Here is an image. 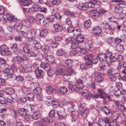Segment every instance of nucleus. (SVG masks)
<instances>
[{
    "mask_svg": "<svg viewBox=\"0 0 126 126\" xmlns=\"http://www.w3.org/2000/svg\"><path fill=\"white\" fill-rule=\"evenodd\" d=\"M58 118L60 119H65L66 117L67 114L65 113L64 110L63 108H60L57 111Z\"/></svg>",
    "mask_w": 126,
    "mask_h": 126,
    "instance_id": "1",
    "label": "nucleus"
},
{
    "mask_svg": "<svg viewBox=\"0 0 126 126\" xmlns=\"http://www.w3.org/2000/svg\"><path fill=\"white\" fill-rule=\"evenodd\" d=\"M81 95L85 97V98L89 101L91 99L92 96V94L88 90L85 89L82 91Z\"/></svg>",
    "mask_w": 126,
    "mask_h": 126,
    "instance_id": "2",
    "label": "nucleus"
},
{
    "mask_svg": "<svg viewBox=\"0 0 126 126\" xmlns=\"http://www.w3.org/2000/svg\"><path fill=\"white\" fill-rule=\"evenodd\" d=\"M101 75L102 74L100 72H95V80L96 82L100 83L102 82L104 79L102 77Z\"/></svg>",
    "mask_w": 126,
    "mask_h": 126,
    "instance_id": "3",
    "label": "nucleus"
},
{
    "mask_svg": "<svg viewBox=\"0 0 126 126\" xmlns=\"http://www.w3.org/2000/svg\"><path fill=\"white\" fill-rule=\"evenodd\" d=\"M35 72L36 77L38 79L43 78L45 75L44 72L41 69H36Z\"/></svg>",
    "mask_w": 126,
    "mask_h": 126,
    "instance_id": "4",
    "label": "nucleus"
},
{
    "mask_svg": "<svg viewBox=\"0 0 126 126\" xmlns=\"http://www.w3.org/2000/svg\"><path fill=\"white\" fill-rule=\"evenodd\" d=\"M69 89L73 91H75L79 93V88L77 87L76 82L69 83L68 86Z\"/></svg>",
    "mask_w": 126,
    "mask_h": 126,
    "instance_id": "5",
    "label": "nucleus"
},
{
    "mask_svg": "<svg viewBox=\"0 0 126 126\" xmlns=\"http://www.w3.org/2000/svg\"><path fill=\"white\" fill-rule=\"evenodd\" d=\"M4 18L9 21H13L16 22L17 20V19L14 16H12L8 14H5L3 15Z\"/></svg>",
    "mask_w": 126,
    "mask_h": 126,
    "instance_id": "6",
    "label": "nucleus"
},
{
    "mask_svg": "<svg viewBox=\"0 0 126 126\" xmlns=\"http://www.w3.org/2000/svg\"><path fill=\"white\" fill-rule=\"evenodd\" d=\"M31 49L30 46L28 45H25L23 47V51L25 53H28V56L29 57L32 56H29V54H31V52H33L31 50Z\"/></svg>",
    "mask_w": 126,
    "mask_h": 126,
    "instance_id": "7",
    "label": "nucleus"
},
{
    "mask_svg": "<svg viewBox=\"0 0 126 126\" xmlns=\"http://www.w3.org/2000/svg\"><path fill=\"white\" fill-rule=\"evenodd\" d=\"M77 87L79 88V93H80L82 92L83 89L82 88L84 87V84L82 81L81 79H78L76 82Z\"/></svg>",
    "mask_w": 126,
    "mask_h": 126,
    "instance_id": "8",
    "label": "nucleus"
},
{
    "mask_svg": "<svg viewBox=\"0 0 126 126\" xmlns=\"http://www.w3.org/2000/svg\"><path fill=\"white\" fill-rule=\"evenodd\" d=\"M29 56H32L31 57H35L36 58L39 60H40L43 59V55L42 53L40 52L38 53L37 54L35 53L34 52H32L31 54H29Z\"/></svg>",
    "mask_w": 126,
    "mask_h": 126,
    "instance_id": "9",
    "label": "nucleus"
},
{
    "mask_svg": "<svg viewBox=\"0 0 126 126\" xmlns=\"http://www.w3.org/2000/svg\"><path fill=\"white\" fill-rule=\"evenodd\" d=\"M64 67L62 65L58 66L56 68V71L55 73L57 75H61L63 74V72Z\"/></svg>",
    "mask_w": 126,
    "mask_h": 126,
    "instance_id": "10",
    "label": "nucleus"
},
{
    "mask_svg": "<svg viewBox=\"0 0 126 126\" xmlns=\"http://www.w3.org/2000/svg\"><path fill=\"white\" fill-rule=\"evenodd\" d=\"M9 48L5 45H3L0 47V52L1 55H4L5 52Z\"/></svg>",
    "mask_w": 126,
    "mask_h": 126,
    "instance_id": "11",
    "label": "nucleus"
},
{
    "mask_svg": "<svg viewBox=\"0 0 126 126\" xmlns=\"http://www.w3.org/2000/svg\"><path fill=\"white\" fill-rule=\"evenodd\" d=\"M97 57L100 61L102 62L106 61L108 57L106 54L102 53L99 54Z\"/></svg>",
    "mask_w": 126,
    "mask_h": 126,
    "instance_id": "12",
    "label": "nucleus"
},
{
    "mask_svg": "<svg viewBox=\"0 0 126 126\" xmlns=\"http://www.w3.org/2000/svg\"><path fill=\"white\" fill-rule=\"evenodd\" d=\"M40 112L39 111L36 110L33 113L32 117L33 119L37 120L40 117Z\"/></svg>",
    "mask_w": 126,
    "mask_h": 126,
    "instance_id": "13",
    "label": "nucleus"
},
{
    "mask_svg": "<svg viewBox=\"0 0 126 126\" xmlns=\"http://www.w3.org/2000/svg\"><path fill=\"white\" fill-rule=\"evenodd\" d=\"M90 16L93 18H96L99 16V13L96 10L90 11Z\"/></svg>",
    "mask_w": 126,
    "mask_h": 126,
    "instance_id": "14",
    "label": "nucleus"
},
{
    "mask_svg": "<svg viewBox=\"0 0 126 126\" xmlns=\"http://www.w3.org/2000/svg\"><path fill=\"white\" fill-rule=\"evenodd\" d=\"M92 31L93 33L95 35H97L100 34L101 32V28L100 27L96 26L94 27Z\"/></svg>",
    "mask_w": 126,
    "mask_h": 126,
    "instance_id": "15",
    "label": "nucleus"
},
{
    "mask_svg": "<svg viewBox=\"0 0 126 126\" xmlns=\"http://www.w3.org/2000/svg\"><path fill=\"white\" fill-rule=\"evenodd\" d=\"M54 29L56 32H62L63 30V27L58 24H55L54 25Z\"/></svg>",
    "mask_w": 126,
    "mask_h": 126,
    "instance_id": "16",
    "label": "nucleus"
},
{
    "mask_svg": "<svg viewBox=\"0 0 126 126\" xmlns=\"http://www.w3.org/2000/svg\"><path fill=\"white\" fill-rule=\"evenodd\" d=\"M87 2L84 3H81L77 4V6L79 9L85 10H86L87 8Z\"/></svg>",
    "mask_w": 126,
    "mask_h": 126,
    "instance_id": "17",
    "label": "nucleus"
},
{
    "mask_svg": "<svg viewBox=\"0 0 126 126\" xmlns=\"http://www.w3.org/2000/svg\"><path fill=\"white\" fill-rule=\"evenodd\" d=\"M18 112L20 114L23 116H26L27 115V110L24 108H20L18 110Z\"/></svg>",
    "mask_w": 126,
    "mask_h": 126,
    "instance_id": "18",
    "label": "nucleus"
},
{
    "mask_svg": "<svg viewBox=\"0 0 126 126\" xmlns=\"http://www.w3.org/2000/svg\"><path fill=\"white\" fill-rule=\"evenodd\" d=\"M71 113V116L73 121H75L78 118V113L77 111H72Z\"/></svg>",
    "mask_w": 126,
    "mask_h": 126,
    "instance_id": "19",
    "label": "nucleus"
},
{
    "mask_svg": "<svg viewBox=\"0 0 126 126\" xmlns=\"http://www.w3.org/2000/svg\"><path fill=\"white\" fill-rule=\"evenodd\" d=\"M112 114V119L113 121H116L120 115V114L118 111L113 112Z\"/></svg>",
    "mask_w": 126,
    "mask_h": 126,
    "instance_id": "20",
    "label": "nucleus"
},
{
    "mask_svg": "<svg viewBox=\"0 0 126 126\" xmlns=\"http://www.w3.org/2000/svg\"><path fill=\"white\" fill-rule=\"evenodd\" d=\"M32 65L30 64H26L25 65V67L23 68L22 71H24L26 73H27L31 72L32 71Z\"/></svg>",
    "mask_w": 126,
    "mask_h": 126,
    "instance_id": "21",
    "label": "nucleus"
},
{
    "mask_svg": "<svg viewBox=\"0 0 126 126\" xmlns=\"http://www.w3.org/2000/svg\"><path fill=\"white\" fill-rule=\"evenodd\" d=\"M81 54L83 55L85 54V59L88 61L91 60L93 57V55L91 54H89L87 52H82Z\"/></svg>",
    "mask_w": 126,
    "mask_h": 126,
    "instance_id": "22",
    "label": "nucleus"
},
{
    "mask_svg": "<svg viewBox=\"0 0 126 126\" xmlns=\"http://www.w3.org/2000/svg\"><path fill=\"white\" fill-rule=\"evenodd\" d=\"M97 90L99 96L104 99H105L106 97H105V95L104 91L102 89H98Z\"/></svg>",
    "mask_w": 126,
    "mask_h": 126,
    "instance_id": "23",
    "label": "nucleus"
},
{
    "mask_svg": "<svg viewBox=\"0 0 126 126\" xmlns=\"http://www.w3.org/2000/svg\"><path fill=\"white\" fill-rule=\"evenodd\" d=\"M42 50L45 53H47L50 50V47L47 45H44L42 46Z\"/></svg>",
    "mask_w": 126,
    "mask_h": 126,
    "instance_id": "24",
    "label": "nucleus"
},
{
    "mask_svg": "<svg viewBox=\"0 0 126 126\" xmlns=\"http://www.w3.org/2000/svg\"><path fill=\"white\" fill-rule=\"evenodd\" d=\"M46 61L48 63L51 64L54 62V59L52 55H49L47 56Z\"/></svg>",
    "mask_w": 126,
    "mask_h": 126,
    "instance_id": "25",
    "label": "nucleus"
},
{
    "mask_svg": "<svg viewBox=\"0 0 126 126\" xmlns=\"http://www.w3.org/2000/svg\"><path fill=\"white\" fill-rule=\"evenodd\" d=\"M31 8L33 11L38 12L41 9V6L38 4H33L32 5Z\"/></svg>",
    "mask_w": 126,
    "mask_h": 126,
    "instance_id": "26",
    "label": "nucleus"
},
{
    "mask_svg": "<svg viewBox=\"0 0 126 126\" xmlns=\"http://www.w3.org/2000/svg\"><path fill=\"white\" fill-rule=\"evenodd\" d=\"M84 37L81 34L78 35L76 38V42L78 43H81L84 41Z\"/></svg>",
    "mask_w": 126,
    "mask_h": 126,
    "instance_id": "27",
    "label": "nucleus"
},
{
    "mask_svg": "<svg viewBox=\"0 0 126 126\" xmlns=\"http://www.w3.org/2000/svg\"><path fill=\"white\" fill-rule=\"evenodd\" d=\"M75 105L72 102H69L67 104V106L69 107L68 108V111L71 113L72 111H73L74 110L73 107Z\"/></svg>",
    "mask_w": 126,
    "mask_h": 126,
    "instance_id": "28",
    "label": "nucleus"
},
{
    "mask_svg": "<svg viewBox=\"0 0 126 126\" xmlns=\"http://www.w3.org/2000/svg\"><path fill=\"white\" fill-rule=\"evenodd\" d=\"M23 24L22 23H17L14 25V28L18 32L23 27Z\"/></svg>",
    "mask_w": 126,
    "mask_h": 126,
    "instance_id": "29",
    "label": "nucleus"
},
{
    "mask_svg": "<svg viewBox=\"0 0 126 126\" xmlns=\"http://www.w3.org/2000/svg\"><path fill=\"white\" fill-rule=\"evenodd\" d=\"M22 2V4L24 6H28L31 4L32 3L30 0H18Z\"/></svg>",
    "mask_w": 126,
    "mask_h": 126,
    "instance_id": "30",
    "label": "nucleus"
},
{
    "mask_svg": "<svg viewBox=\"0 0 126 126\" xmlns=\"http://www.w3.org/2000/svg\"><path fill=\"white\" fill-rule=\"evenodd\" d=\"M101 110L104 112L105 114L108 115L110 113V110L106 106H103L101 108Z\"/></svg>",
    "mask_w": 126,
    "mask_h": 126,
    "instance_id": "31",
    "label": "nucleus"
},
{
    "mask_svg": "<svg viewBox=\"0 0 126 126\" xmlns=\"http://www.w3.org/2000/svg\"><path fill=\"white\" fill-rule=\"evenodd\" d=\"M47 30L45 29H42L40 31V35L41 37H45L47 34Z\"/></svg>",
    "mask_w": 126,
    "mask_h": 126,
    "instance_id": "32",
    "label": "nucleus"
},
{
    "mask_svg": "<svg viewBox=\"0 0 126 126\" xmlns=\"http://www.w3.org/2000/svg\"><path fill=\"white\" fill-rule=\"evenodd\" d=\"M48 63H42L40 64V66L41 68H43L46 71L48 70L50 68Z\"/></svg>",
    "mask_w": 126,
    "mask_h": 126,
    "instance_id": "33",
    "label": "nucleus"
},
{
    "mask_svg": "<svg viewBox=\"0 0 126 126\" xmlns=\"http://www.w3.org/2000/svg\"><path fill=\"white\" fill-rule=\"evenodd\" d=\"M65 65L66 66L68 67H70L72 66L73 62L70 59H67L65 62Z\"/></svg>",
    "mask_w": 126,
    "mask_h": 126,
    "instance_id": "34",
    "label": "nucleus"
},
{
    "mask_svg": "<svg viewBox=\"0 0 126 126\" xmlns=\"http://www.w3.org/2000/svg\"><path fill=\"white\" fill-rule=\"evenodd\" d=\"M6 63V61L3 58H0V71L2 70L4 65Z\"/></svg>",
    "mask_w": 126,
    "mask_h": 126,
    "instance_id": "35",
    "label": "nucleus"
},
{
    "mask_svg": "<svg viewBox=\"0 0 126 126\" xmlns=\"http://www.w3.org/2000/svg\"><path fill=\"white\" fill-rule=\"evenodd\" d=\"M43 119L44 122L47 124L52 123L53 121L52 118L50 117H44L43 118Z\"/></svg>",
    "mask_w": 126,
    "mask_h": 126,
    "instance_id": "36",
    "label": "nucleus"
},
{
    "mask_svg": "<svg viewBox=\"0 0 126 126\" xmlns=\"http://www.w3.org/2000/svg\"><path fill=\"white\" fill-rule=\"evenodd\" d=\"M89 110L88 109H85L81 113V116L84 118H86L89 114Z\"/></svg>",
    "mask_w": 126,
    "mask_h": 126,
    "instance_id": "37",
    "label": "nucleus"
},
{
    "mask_svg": "<svg viewBox=\"0 0 126 126\" xmlns=\"http://www.w3.org/2000/svg\"><path fill=\"white\" fill-rule=\"evenodd\" d=\"M99 126H105L106 125V123L104 119L102 118H100L98 120Z\"/></svg>",
    "mask_w": 126,
    "mask_h": 126,
    "instance_id": "38",
    "label": "nucleus"
},
{
    "mask_svg": "<svg viewBox=\"0 0 126 126\" xmlns=\"http://www.w3.org/2000/svg\"><path fill=\"white\" fill-rule=\"evenodd\" d=\"M6 93L8 95L13 94L15 93L14 89L12 88H7L6 89Z\"/></svg>",
    "mask_w": 126,
    "mask_h": 126,
    "instance_id": "39",
    "label": "nucleus"
},
{
    "mask_svg": "<svg viewBox=\"0 0 126 126\" xmlns=\"http://www.w3.org/2000/svg\"><path fill=\"white\" fill-rule=\"evenodd\" d=\"M91 25V22L90 20L86 21L84 23V25L85 28H87L90 27Z\"/></svg>",
    "mask_w": 126,
    "mask_h": 126,
    "instance_id": "40",
    "label": "nucleus"
},
{
    "mask_svg": "<svg viewBox=\"0 0 126 126\" xmlns=\"http://www.w3.org/2000/svg\"><path fill=\"white\" fill-rule=\"evenodd\" d=\"M44 17V16L42 14H38L36 16L35 19L37 21H39L43 19Z\"/></svg>",
    "mask_w": 126,
    "mask_h": 126,
    "instance_id": "41",
    "label": "nucleus"
},
{
    "mask_svg": "<svg viewBox=\"0 0 126 126\" xmlns=\"http://www.w3.org/2000/svg\"><path fill=\"white\" fill-rule=\"evenodd\" d=\"M54 89L50 86H48L46 88V90L47 93L49 94H51L54 91Z\"/></svg>",
    "mask_w": 126,
    "mask_h": 126,
    "instance_id": "42",
    "label": "nucleus"
},
{
    "mask_svg": "<svg viewBox=\"0 0 126 126\" xmlns=\"http://www.w3.org/2000/svg\"><path fill=\"white\" fill-rule=\"evenodd\" d=\"M34 93L36 95L38 94H41L42 92V89L40 86L34 89Z\"/></svg>",
    "mask_w": 126,
    "mask_h": 126,
    "instance_id": "43",
    "label": "nucleus"
},
{
    "mask_svg": "<svg viewBox=\"0 0 126 126\" xmlns=\"http://www.w3.org/2000/svg\"><path fill=\"white\" fill-rule=\"evenodd\" d=\"M65 53V52L61 49H59L56 51V54L59 56H62Z\"/></svg>",
    "mask_w": 126,
    "mask_h": 126,
    "instance_id": "44",
    "label": "nucleus"
},
{
    "mask_svg": "<svg viewBox=\"0 0 126 126\" xmlns=\"http://www.w3.org/2000/svg\"><path fill=\"white\" fill-rule=\"evenodd\" d=\"M28 39L30 41H33V43L35 45L40 42L39 41V39L37 38H34L32 37L31 38H28Z\"/></svg>",
    "mask_w": 126,
    "mask_h": 126,
    "instance_id": "45",
    "label": "nucleus"
},
{
    "mask_svg": "<svg viewBox=\"0 0 126 126\" xmlns=\"http://www.w3.org/2000/svg\"><path fill=\"white\" fill-rule=\"evenodd\" d=\"M99 67L101 71H103L106 70V66L104 63H101L99 64Z\"/></svg>",
    "mask_w": 126,
    "mask_h": 126,
    "instance_id": "46",
    "label": "nucleus"
},
{
    "mask_svg": "<svg viewBox=\"0 0 126 126\" xmlns=\"http://www.w3.org/2000/svg\"><path fill=\"white\" fill-rule=\"evenodd\" d=\"M19 35L21 37H23L25 38L27 37V33L23 31H19Z\"/></svg>",
    "mask_w": 126,
    "mask_h": 126,
    "instance_id": "47",
    "label": "nucleus"
},
{
    "mask_svg": "<svg viewBox=\"0 0 126 126\" xmlns=\"http://www.w3.org/2000/svg\"><path fill=\"white\" fill-rule=\"evenodd\" d=\"M123 11V9L120 7H116L115 9V12L116 13H117L119 14L122 13Z\"/></svg>",
    "mask_w": 126,
    "mask_h": 126,
    "instance_id": "48",
    "label": "nucleus"
},
{
    "mask_svg": "<svg viewBox=\"0 0 126 126\" xmlns=\"http://www.w3.org/2000/svg\"><path fill=\"white\" fill-rule=\"evenodd\" d=\"M117 50L120 52H123L124 51V47L122 45H118L116 46Z\"/></svg>",
    "mask_w": 126,
    "mask_h": 126,
    "instance_id": "49",
    "label": "nucleus"
},
{
    "mask_svg": "<svg viewBox=\"0 0 126 126\" xmlns=\"http://www.w3.org/2000/svg\"><path fill=\"white\" fill-rule=\"evenodd\" d=\"M6 101L7 102L12 104H13L15 103V99L10 96H9L7 97Z\"/></svg>",
    "mask_w": 126,
    "mask_h": 126,
    "instance_id": "50",
    "label": "nucleus"
},
{
    "mask_svg": "<svg viewBox=\"0 0 126 126\" xmlns=\"http://www.w3.org/2000/svg\"><path fill=\"white\" fill-rule=\"evenodd\" d=\"M34 95L33 93H30L28 94V98L29 101H32L33 100Z\"/></svg>",
    "mask_w": 126,
    "mask_h": 126,
    "instance_id": "51",
    "label": "nucleus"
},
{
    "mask_svg": "<svg viewBox=\"0 0 126 126\" xmlns=\"http://www.w3.org/2000/svg\"><path fill=\"white\" fill-rule=\"evenodd\" d=\"M55 11V10H53L52 13L54 14L55 17L58 19H60L62 17V16L60 15V13H56Z\"/></svg>",
    "mask_w": 126,
    "mask_h": 126,
    "instance_id": "52",
    "label": "nucleus"
},
{
    "mask_svg": "<svg viewBox=\"0 0 126 126\" xmlns=\"http://www.w3.org/2000/svg\"><path fill=\"white\" fill-rule=\"evenodd\" d=\"M60 92L63 94L66 93L68 92V90L67 88L65 87H63L61 88L60 89Z\"/></svg>",
    "mask_w": 126,
    "mask_h": 126,
    "instance_id": "53",
    "label": "nucleus"
},
{
    "mask_svg": "<svg viewBox=\"0 0 126 126\" xmlns=\"http://www.w3.org/2000/svg\"><path fill=\"white\" fill-rule=\"evenodd\" d=\"M116 71V70L113 68H110L108 72V75L114 74Z\"/></svg>",
    "mask_w": 126,
    "mask_h": 126,
    "instance_id": "54",
    "label": "nucleus"
},
{
    "mask_svg": "<svg viewBox=\"0 0 126 126\" xmlns=\"http://www.w3.org/2000/svg\"><path fill=\"white\" fill-rule=\"evenodd\" d=\"M22 23L23 25H24L27 27H29L31 23L28 20H23Z\"/></svg>",
    "mask_w": 126,
    "mask_h": 126,
    "instance_id": "55",
    "label": "nucleus"
},
{
    "mask_svg": "<svg viewBox=\"0 0 126 126\" xmlns=\"http://www.w3.org/2000/svg\"><path fill=\"white\" fill-rule=\"evenodd\" d=\"M79 47V46H78V44L77 43L73 42L72 43L71 45V48L75 49L78 48Z\"/></svg>",
    "mask_w": 126,
    "mask_h": 126,
    "instance_id": "56",
    "label": "nucleus"
},
{
    "mask_svg": "<svg viewBox=\"0 0 126 126\" xmlns=\"http://www.w3.org/2000/svg\"><path fill=\"white\" fill-rule=\"evenodd\" d=\"M16 74H13L12 75H7V78L6 79L8 80H13L15 78Z\"/></svg>",
    "mask_w": 126,
    "mask_h": 126,
    "instance_id": "57",
    "label": "nucleus"
},
{
    "mask_svg": "<svg viewBox=\"0 0 126 126\" xmlns=\"http://www.w3.org/2000/svg\"><path fill=\"white\" fill-rule=\"evenodd\" d=\"M11 49L13 52L16 51L18 49V47L17 45L16 44H14L11 47Z\"/></svg>",
    "mask_w": 126,
    "mask_h": 126,
    "instance_id": "58",
    "label": "nucleus"
},
{
    "mask_svg": "<svg viewBox=\"0 0 126 126\" xmlns=\"http://www.w3.org/2000/svg\"><path fill=\"white\" fill-rule=\"evenodd\" d=\"M107 25V27H108V29L111 30H113L116 29V26L114 24H112L111 25H109L108 24H106Z\"/></svg>",
    "mask_w": 126,
    "mask_h": 126,
    "instance_id": "59",
    "label": "nucleus"
},
{
    "mask_svg": "<svg viewBox=\"0 0 126 126\" xmlns=\"http://www.w3.org/2000/svg\"><path fill=\"white\" fill-rule=\"evenodd\" d=\"M110 61L111 62H115L117 61V57L114 56H110Z\"/></svg>",
    "mask_w": 126,
    "mask_h": 126,
    "instance_id": "60",
    "label": "nucleus"
},
{
    "mask_svg": "<svg viewBox=\"0 0 126 126\" xmlns=\"http://www.w3.org/2000/svg\"><path fill=\"white\" fill-rule=\"evenodd\" d=\"M51 17H49V18L45 17L44 19L43 23V25H45L46 24H47L50 22V19H51Z\"/></svg>",
    "mask_w": 126,
    "mask_h": 126,
    "instance_id": "61",
    "label": "nucleus"
},
{
    "mask_svg": "<svg viewBox=\"0 0 126 126\" xmlns=\"http://www.w3.org/2000/svg\"><path fill=\"white\" fill-rule=\"evenodd\" d=\"M47 71V75L49 77H51L54 74V71L52 69H49Z\"/></svg>",
    "mask_w": 126,
    "mask_h": 126,
    "instance_id": "62",
    "label": "nucleus"
},
{
    "mask_svg": "<svg viewBox=\"0 0 126 126\" xmlns=\"http://www.w3.org/2000/svg\"><path fill=\"white\" fill-rule=\"evenodd\" d=\"M13 60L14 62L16 63H18L21 61L20 57L18 56L14 57V58Z\"/></svg>",
    "mask_w": 126,
    "mask_h": 126,
    "instance_id": "63",
    "label": "nucleus"
},
{
    "mask_svg": "<svg viewBox=\"0 0 126 126\" xmlns=\"http://www.w3.org/2000/svg\"><path fill=\"white\" fill-rule=\"evenodd\" d=\"M89 126H99L98 123L97 122L93 123L90 121L88 122Z\"/></svg>",
    "mask_w": 126,
    "mask_h": 126,
    "instance_id": "64",
    "label": "nucleus"
}]
</instances>
